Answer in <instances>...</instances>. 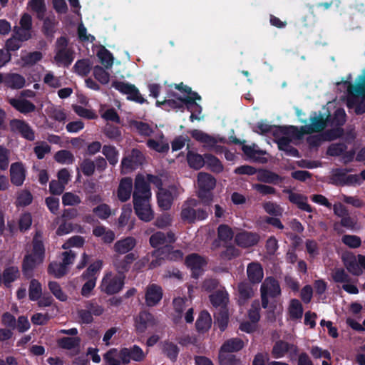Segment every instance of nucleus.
Segmentation results:
<instances>
[{"label": "nucleus", "mask_w": 365, "mask_h": 365, "mask_svg": "<svg viewBox=\"0 0 365 365\" xmlns=\"http://www.w3.org/2000/svg\"><path fill=\"white\" fill-rule=\"evenodd\" d=\"M291 141L292 140L289 137H282L277 140H274V142L277 144L278 149L284 151L287 155L300 158L299 150L290 145Z\"/></svg>", "instance_id": "nucleus-31"}, {"label": "nucleus", "mask_w": 365, "mask_h": 365, "mask_svg": "<svg viewBox=\"0 0 365 365\" xmlns=\"http://www.w3.org/2000/svg\"><path fill=\"white\" fill-rule=\"evenodd\" d=\"M111 86L123 94L128 95L127 99L131 101L143 104L146 100L141 96L139 90L135 85L129 83L113 81Z\"/></svg>", "instance_id": "nucleus-6"}, {"label": "nucleus", "mask_w": 365, "mask_h": 365, "mask_svg": "<svg viewBox=\"0 0 365 365\" xmlns=\"http://www.w3.org/2000/svg\"><path fill=\"white\" fill-rule=\"evenodd\" d=\"M284 192L289 194L288 199L289 202L296 205L299 209L309 213L313 212L312 207L307 203V197L306 196L294 192L290 189L284 190Z\"/></svg>", "instance_id": "nucleus-20"}, {"label": "nucleus", "mask_w": 365, "mask_h": 365, "mask_svg": "<svg viewBox=\"0 0 365 365\" xmlns=\"http://www.w3.org/2000/svg\"><path fill=\"white\" fill-rule=\"evenodd\" d=\"M216 185V179L207 173H200L197 175L198 190L197 195L203 205L209 207L214 198L212 190Z\"/></svg>", "instance_id": "nucleus-1"}, {"label": "nucleus", "mask_w": 365, "mask_h": 365, "mask_svg": "<svg viewBox=\"0 0 365 365\" xmlns=\"http://www.w3.org/2000/svg\"><path fill=\"white\" fill-rule=\"evenodd\" d=\"M25 78L18 73H6V86L12 89H20L25 86Z\"/></svg>", "instance_id": "nucleus-39"}, {"label": "nucleus", "mask_w": 365, "mask_h": 365, "mask_svg": "<svg viewBox=\"0 0 365 365\" xmlns=\"http://www.w3.org/2000/svg\"><path fill=\"white\" fill-rule=\"evenodd\" d=\"M150 186L142 175L135 177L134 182V190L133 192V201L150 200Z\"/></svg>", "instance_id": "nucleus-9"}, {"label": "nucleus", "mask_w": 365, "mask_h": 365, "mask_svg": "<svg viewBox=\"0 0 365 365\" xmlns=\"http://www.w3.org/2000/svg\"><path fill=\"white\" fill-rule=\"evenodd\" d=\"M11 130L13 133H18L22 138L33 141L35 140V132L30 125L24 120L13 119L9 123Z\"/></svg>", "instance_id": "nucleus-11"}, {"label": "nucleus", "mask_w": 365, "mask_h": 365, "mask_svg": "<svg viewBox=\"0 0 365 365\" xmlns=\"http://www.w3.org/2000/svg\"><path fill=\"white\" fill-rule=\"evenodd\" d=\"M349 170L337 169L333 175L334 180L336 184L344 185H360L362 182L360 175H346Z\"/></svg>", "instance_id": "nucleus-15"}, {"label": "nucleus", "mask_w": 365, "mask_h": 365, "mask_svg": "<svg viewBox=\"0 0 365 365\" xmlns=\"http://www.w3.org/2000/svg\"><path fill=\"white\" fill-rule=\"evenodd\" d=\"M289 343L284 340L275 341L272 349V356L274 359L284 357L289 352Z\"/></svg>", "instance_id": "nucleus-42"}, {"label": "nucleus", "mask_w": 365, "mask_h": 365, "mask_svg": "<svg viewBox=\"0 0 365 365\" xmlns=\"http://www.w3.org/2000/svg\"><path fill=\"white\" fill-rule=\"evenodd\" d=\"M157 200L158 206L164 210L170 209L173 202V196L170 190L160 188L157 195Z\"/></svg>", "instance_id": "nucleus-34"}, {"label": "nucleus", "mask_w": 365, "mask_h": 365, "mask_svg": "<svg viewBox=\"0 0 365 365\" xmlns=\"http://www.w3.org/2000/svg\"><path fill=\"white\" fill-rule=\"evenodd\" d=\"M205 165L212 172L215 173L222 172L223 165L217 157L210 153H205Z\"/></svg>", "instance_id": "nucleus-49"}, {"label": "nucleus", "mask_w": 365, "mask_h": 365, "mask_svg": "<svg viewBox=\"0 0 365 365\" xmlns=\"http://www.w3.org/2000/svg\"><path fill=\"white\" fill-rule=\"evenodd\" d=\"M26 178V170L22 163H12L10 168L11 182L16 186H21Z\"/></svg>", "instance_id": "nucleus-23"}, {"label": "nucleus", "mask_w": 365, "mask_h": 365, "mask_svg": "<svg viewBox=\"0 0 365 365\" xmlns=\"http://www.w3.org/2000/svg\"><path fill=\"white\" fill-rule=\"evenodd\" d=\"M158 321L155 316L148 311H140L134 318V327L138 334H142L149 328L157 325Z\"/></svg>", "instance_id": "nucleus-8"}, {"label": "nucleus", "mask_w": 365, "mask_h": 365, "mask_svg": "<svg viewBox=\"0 0 365 365\" xmlns=\"http://www.w3.org/2000/svg\"><path fill=\"white\" fill-rule=\"evenodd\" d=\"M125 276L114 274L111 272L106 273L101 281L100 288L102 292L108 295L119 293L125 285Z\"/></svg>", "instance_id": "nucleus-5"}, {"label": "nucleus", "mask_w": 365, "mask_h": 365, "mask_svg": "<svg viewBox=\"0 0 365 365\" xmlns=\"http://www.w3.org/2000/svg\"><path fill=\"white\" fill-rule=\"evenodd\" d=\"M163 297L162 287L156 284L148 285L145 291V303L148 307L155 306Z\"/></svg>", "instance_id": "nucleus-18"}, {"label": "nucleus", "mask_w": 365, "mask_h": 365, "mask_svg": "<svg viewBox=\"0 0 365 365\" xmlns=\"http://www.w3.org/2000/svg\"><path fill=\"white\" fill-rule=\"evenodd\" d=\"M245 346L244 341L240 338H232L226 340L220 347L224 352H237L242 350Z\"/></svg>", "instance_id": "nucleus-38"}, {"label": "nucleus", "mask_w": 365, "mask_h": 365, "mask_svg": "<svg viewBox=\"0 0 365 365\" xmlns=\"http://www.w3.org/2000/svg\"><path fill=\"white\" fill-rule=\"evenodd\" d=\"M138 256L135 252H130L121 257L119 255H114L113 264L118 274L125 276V274L130 269L131 265L138 259Z\"/></svg>", "instance_id": "nucleus-7"}, {"label": "nucleus", "mask_w": 365, "mask_h": 365, "mask_svg": "<svg viewBox=\"0 0 365 365\" xmlns=\"http://www.w3.org/2000/svg\"><path fill=\"white\" fill-rule=\"evenodd\" d=\"M42 238V234L40 231L36 232L32 240V251L30 254L39 259L40 262H43L45 259V246Z\"/></svg>", "instance_id": "nucleus-26"}, {"label": "nucleus", "mask_w": 365, "mask_h": 365, "mask_svg": "<svg viewBox=\"0 0 365 365\" xmlns=\"http://www.w3.org/2000/svg\"><path fill=\"white\" fill-rule=\"evenodd\" d=\"M187 161L189 166L196 170L201 169L205 165V154L203 155L189 150L187 153Z\"/></svg>", "instance_id": "nucleus-37"}, {"label": "nucleus", "mask_w": 365, "mask_h": 365, "mask_svg": "<svg viewBox=\"0 0 365 365\" xmlns=\"http://www.w3.org/2000/svg\"><path fill=\"white\" fill-rule=\"evenodd\" d=\"M73 69L78 76H87L91 71V61L88 58L78 60L74 64Z\"/></svg>", "instance_id": "nucleus-43"}, {"label": "nucleus", "mask_w": 365, "mask_h": 365, "mask_svg": "<svg viewBox=\"0 0 365 365\" xmlns=\"http://www.w3.org/2000/svg\"><path fill=\"white\" fill-rule=\"evenodd\" d=\"M149 243L152 247L158 249L159 246L166 243L165 233L160 231L153 233L149 238Z\"/></svg>", "instance_id": "nucleus-63"}, {"label": "nucleus", "mask_w": 365, "mask_h": 365, "mask_svg": "<svg viewBox=\"0 0 365 365\" xmlns=\"http://www.w3.org/2000/svg\"><path fill=\"white\" fill-rule=\"evenodd\" d=\"M344 129L341 126L331 128L323 133V138L325 141H332L341 138L344 135Z\"/></svg>", "instance_id": "nucleus-62"}, {"label": "nucleus", "mask_w": 365, "mask_h": 365, "mask_svg": "<svg viewBox=\"0 0 365 365\" xmlns=\"http://www.w3.org/2000/svg\"><path fill=\"white\" fill-rule=\"evenodd\" d=\"M93 212L101 220H107L111 215L110 207L106 203H101L93 209Z\"/></svg>", "instance_id": "nucleus-60"}, {"label": "nucleus", "mask_w": 365, "mask_h": 365, "mask_svg": "<svg viewBox=\"0 0 365 365\" xmlns=\"http://www.w3.org/2000/svg\"><path fill=\"white\" fill-rule=\"evenodd\" d=\"M131 125L140 135L150 136L153 132L150 125L143 121L133 120Z\"/></svg>", "instance_id": "nucleus-64"}, {"label": "nucleus", "mask_w": 365, "mask_h": 365, "mask_svg": "<svg viewBox=\"0 0 365 365\" xmlns=\"http://www.w3.org/2000/svg\"><path fill=\"white\" fill-rule=\"evenodd\" d=\"M42 294V287L41 283L35 279H31L29 288V297L31 301H37L40 299Z\"/></svg>", "instance_id": "nucleus-52"}, {"label": "nucleus", "mask_w": 365, "mask_h": 365, "mask_svg": "<svg viewBox=\"0 0 365 365\" xmlns=\"http://www.w3.org/2000/svg\"><path fill=\"white\" fill-rule=\"evenodd\" d=\"M95 78L101 84H107L110 81V74L101 66H95L93 69Z\"/></svg>", "instance_id": "nucleus-58"}, {"label": "nucleus", "mask_w": 365, "mask_h": 365, "mask_svg": "<svg viewBox=\"0 0 365 365\" xmlns=\"http://www.w3.org/2000/svg\"><path fill=\"white\" fill-rule=\"evenodd\" d=\"M217 237L223 242L230 241L234 237V232L227 225L222 224L217 227Z\"/></svg>", "instance_id": "nucleus-57"}, {"label": "nucleus", "mask_w": 365, "mask_h": 365, "mask_svg": "<svg viewBox=\"0 0 365 365\" xmlns=\"http://www.w3.org/2000/svg\"><path fill=\"white\" fill-rule=\"evenodd\" d=\"M259 235L256 232L243 231L235 235V242L243 248H248L256 245L259 241Z\"/></svg>", "instance_id": "nucleus-16"}, {"label": "nucleus", "mask_w": 365, "mask_h": 365, "mask_svg": "<svg viewBox=\"0 0 365 365\" xmlns=\"http://www.w3.org/2000/svg\"><path fill=\"white\" fill-rule=\"evenodd\" d=\"M185 264L190 269L192 277L198 279L203 271V267L207 262L205 259L198 254L192 253L186 257Z\"/></svg>", "instance_id": "nucleus-12"}, {"label": "nucleus", "mask_w": 365, "mask_h": 365, "mask_svg": "<svg viewBox=\"0 0 365 365\" xmlns=\"http://www.w3.org/2000/svg\"><path fill=\"white\" fill-rule=\"evenodd\" d=\"M135 215L143 222H150L154 217V213L150 204V200L133 201Z\"/></svg>", "instance_id": "nucleus-13"}, {"label": "nucleus", "mask_w": 365, "mask_h": 365, "mask_svg": "<svg viewBox=\"0 0 365 365\" xmlns=\"http://www.w3.org/2000/svg\"><path fill=\"white\" fill-rule=\"evenodd\" d=\"M136 246V240L133 237H126L115 242L113 246L115 255H127Z\"/></svg>", "instance_id": "nucleus-21"}, {"label": "nucleus", "mask_w": 365, "mask_h": 365, "mask_svg": "<svg viewBox=\"0 0 365 365\" xmlns=\"http://www.w3.org/2000/svg\"><path fill=\"white\" fill-rule=\"evenodd\" d=\"M261 302L264 309L269 307V299H275L282 294L279 283L273 277H267L260 287Z\"/></svg>", "instance_id": "nucleus-4"}, {"label": "nucleus", "mask_w": 365, "mask_h": 365, "mask_svg": "<svg viewBox=\"0 0 365 365\" xmlns=\"http://www.w3.org/2000/svg\"><path fill=\"white\" fill-rule=\"evenodd\" d=\"M212 305L215 307L226 308L229 302V294L226 290L219 289L209 296Z\"/></svg>", "instance_id": "nucleus-35"}, {"label": "nucleus", "mask_w": 365, "mask_h": 365, "mask_svg": "<svg viewBox=\"0 0 365 365\" xmlns=\"http://www.w3.org/2000/svg\"><path fill=\"white\" fill-rule=\"evenodd\" d=\"M303 306L297 299H292L289 307V314L292 320L300 319L303 315Z\"/></svg>", "instance_id": "nucleus-45"}, {"label": "nucleus", "mask_w": 365, "mask_h": 365, "mask_svg": "<svg viewBox=\"0 0 365 365\" xmlns=\"http://www.w3.org/2000/svg\"><path fill=\"white\" fill-rule=\"evenodd\" d=\"M178 99L180 100L184 103V106H185L186 109L191 113H194L200 114L202 113V106L197 103H196V101H195V99L183 98V97L182 96H179Z\"/></svg>", "instance_id": "nucleus-59"}, {"label": "nucleus", "mask_w": 365, "mask_h": 365, "mask_svg": "<svg viewBox=\"0 0 365 365\" xmlns=\"http://www.w3.org/2000/svg\"><path fill=\"white\" fill-rule=\"evenodd\" d=\"M97 56L105 68H110L112 67L113 64V56L105 46H101L98 50L97 52Z\"/></svg>", "instance_id": "nucleus-51"}, {"label": "nucleus", "mask_w": 365, "mask_h": 365, "mask_svg": "<svg viewBox=\"0 0 365 365\" xmlns=\"http://www.w3.org/2000/svg\"><path fill=\"white\" fill-rule=\"evenodd\" d=\"M48 286V289L56 299L61 302H65L67 300L68 297L66 294L63 292L60 284L57 282H49Z\"/></svg>", "instance_id": "nucleus-61"}, {"label": "nucleus", "mask_w": 365, "mask_h": 365, "mask_svg": "<svg viewBox=\"0 0 365 365\" xmlns=\"http://www.w3.org/2000/svg\"><path fill=\"white\" fill-rule=\"evenodd\" d=\"M81 341V339L78 336H65L58 340V345L61 349L71 350L76 348H78L80 346Z\"/></svg>", "instance_id": "nucleus-46"}, {"label": "nucleus", "mask_w": 365, "mask_h": 365, "mask_svg": "<svg viewBox=\"0 0 365 365\" xmlns=\"http://www.w3.org/2000/svg\"><path fill=\"white\" fill-rule=\"evenodd\" d=\"M119 357L123 364H128L131 360L143 361L146 357V354L138 345L135 344L130 348H122L119 351Z\"/></svg>", "instance_id": "nucleus-10"}, {"label": "nucleus", "mask_w": 365, "mask_h": 365, "mask_svg": "<svg viewBox=\"0 0 365 365\" xmlns=\"http://www.w3.org/2000/svg\"><path fill=\"white\" fill-rule=\"evenodd\" d=\"M9 104L19 112L27 114L35 110V105L27 99L11 98Z\"/></svg>", "instance_id": "nucleus-30"}, {"label": "nucleus", "mask_w": 365, "mask_h": 365, "mask_svg": "<svg viewBox=\"0 0 365 365\" xmlns=\"http://www.w3.org/2000/svg\"><path fill=\"white\" fill-rule=\"evenodd\" d=\"M360 81L358 78V83L353 85L350 81H345L344 84L347 87V106L353 108L355 106V113L357 115H361L365 113V91L359 92L354 87L359 85Z\"/></svg>", "instance_id": "nucleus-3"}, {"label": "nucleus", "mask_w": 365, "mask_h": 365, "mask_svg": "<svg viewBox=\"0 0 365 365\" xmlns=\"http://www.w3.org/2000/svg\"><path fill=\"white\" fill-rule=\"evenodd\" d=\"M54 160L61 164H72L75 158L73 153L67 150H61L56 152L54 155Z\"/></svg>", "instance_id": "nucleus-54"}, {"label": "nucleus", "mask_w": 365, "mask_h": 365, "mask_svg": "<svg viewBox=\"0 0 365 365\" xmlns=\"http://www.w3.org/2000/svg\"><path fill=\"white\" fill-rule=\"evenodd\" d=\"M1 276L4 285L9 288L20 277L21 273L18 267L12 265L5 267Z\"/></svg>", "instance_id": "nucleus-28"}, {"label": "nucleus", "mask_w": 365, "mask_h": 365, "mask_svg": "<svg viewBox=\"0 0 365 365\" xmlns=\"http://www.w3.org/2000/svg\"><path fill=\"white\" fill-rule=\"evenodd\" d=\"M103 261L98 259L91 263L88 267L82 273L81 277L83 280H90L93 278L97 279V274L103 268Z\"/></svg>", "instance_id": "nucleus-41"}, {"label": "nucleus", "mask_w": 365, "mask_h": 365, "mask_svg": "<svg viewBox=\"0 0 365 365\" xmlns=\"http://www.w3.org/2000/svg\"><path fill=\"white\" fill-rule=\"evenodd\" d=\"M242 150L245 155L247 156L250 159H253L256 162H259L262 163H267V159L265 158H256V154L263 155L265 152L261 150H255L253 146L242 144Z\"/></svg>", "instance_id": "nucleus-50"}, {"label": "nucleus", "mask_w": 365, "mask_h": 365, "mask_svg": "<svg viewBox=\"0 0 365 365\" xmlns=\"http://www.w3.org/2000/svg\"><path fill=\"white\" fill-rule=\"evenodd\" d=\"M238 304L244 306L247 301L254 295V291L251 283L248 282H241L238 284Z\"/></svg>", "instance_id": "nucleus-27"}, {"label": "nucleus", "mask_w": 365, "mask_h": 365, "mask_svg": "<svg viewBox=\"0 0 365 365\" xmlns=\"http://www.w3.org/2000/svg\"><path fill=\"white\" fill-rule=\"evenodd\" d=\"M41 263L42 262H40L39 259L34 257V255L29 254L26 255L21 264L22 273L24 277L28 279H31L34 277V269Z\"/></svg>", "instance_id": "nucleus-22"}, {"label": "nucleus", "mask_w": 365, "mask_h": 365, "mask_svg": "<svg viewBox=\"0 0 365 365\" xmlns=\"http://www.w3.org/2000/svg\"><path fill=\"white\" fill-rule=\"evenodd\" d=\"M257 179L260 182L274 185L282 181V178L280 175L269 170H259Z\"/></svg>", "instance_id": "nucleus-40"}, {"label": "nucleus", "mask_w": 365, "mask_h": 365, "mask_svg": "<svg viewBox=\"0 0 365 365\" xmlns=\"http://www.w3.org/2000/svg\"><path fill=\"white\" fill-rule=\"evenodd\" d=\"M133 190V180L130 177L123 178L119 183L117 197L118 199L122 202H127L131 196Z\"/></svg>", "instance_id": "nucleus-19"}, {"label": "nucleus", "mask_w": 365, "mask_h": 365, "mask_svg": "<svg viewBox=\"0 0 365 365\" xmlns=\"http://www.w3.org/2000/svg\"><path fill=\"white\" fill-rule=\"evenodd\" d=\"M162 353L169 359L172 362H175L178 359L180 348L172 341L165 340L161 343Z\"/></svg>", "instance_id": "nucleus-33"}, {"label": "nucleus", "mask_w": 365, "mask_h": 365, "mask_svg": "<svg viewBox=\"0 0 365 365\" xmlns=\"http://www.w3.org/2000/svg\"><path fill=\"white\" fill-rule=\"evenodd\" d=\"M48 273L58 279L67 273V267L62 262H52L48 267Z\"/></svg>", "instance_id": "nucleus-53"}, {"label": "nucleus", "mask_w": 365, "mask_h": 365, "mask_svg": "<svg viewBox=\"0 0 365 365\" xmlns=\"http://www.w3.org/2000/svg\"><path fill=\"white\" fill-rule=\"evenodd\" d=\"M103 134L110 140L120 142L122 140V133L119 127L108 123L103 128Z\"/></svg>", "instance_id": "nucleus-47"}, {"label": "nucleus", "mask_w": 365, "mask_h": 365, "mask_svg": "<svg viewBox=\"0 0 365 365\" xmlns=\"http://www.w3.org/2000/svg\"><path fill=\"white\" fill-rule=\"evenodd\" d=\"M200 202L195 199L187 200L182 205L181 219L188 223L204 220L208 217L209 211L206 208L199 207Z\"/></svg>", "instance_id": "nucleus-2"}, {"label": "nucleus", "mask_w": 365, "mask_h": 365, "mask_svg": "<svg viewBox=\"0 0 365 365\" xmlns=\"http://www.w3.org/2000/svg\"><path fill=\"white\" fill-rule=\"evenodd\" d=\"M219 361L220 365H240V360L230 352H224L220 349Z\"/></svg>", "instance_id": "nucleus-55"}, {"label": "nucleus", "mask_w": 365, "mask_h": 365, "mask_svg": "<svg viewBox=\"0 0 365 365\" xmlns=\"http://www.w3.org/2000/svg\"><path fill=\"white\" fill-rule=\"evenodd\" d=\"M160 252L164 255L165 260L168 261H180L183 258V252L180 250H174L170 245H165L158 249L156 253Z\"/></svg>", "instance_id": "nucleus-32"}, {"label": "nucleus", "mask_w": 365, "mask_h": 365, "mask_svg": "<svg viewBox=\"0 0 365 365\" xmlns=\"http://www.w3.org/2000/svg\"><path fill=\"white\" fill-rule=\"evenodd\" d=\"M190 134L196 141L202 143L205 148L211 149L215 147L217 144L215 137L210 135L201 130L193 129L190 131Z\"/></svg>", "instance_id": "nucleus-25"}, {"label": "nucleus", "mask_w": 365, "mask_h": 365, "mask_svg": "<svg viewBox=\"0 0 365 365\" xmlns=\"http://www.w3.org/2000/svg\"><path fill=\"white\" fill-rule=\"evenodd\" d=\"M212 319L207 311H202L195 322V327L198 332L205 333L211 327Z\"/></svg>", "instance_id": "nucleus-36"}, {"label": "nucleus", "mask_w": 365, "mask_h": 365, "mask_svg": "<svg viewBox=\"0 0 365 365\" xmlns=\"http://www.w3.org/2000/svg\"><path fill=\"white\" fill-rule=\"evenodd\" d=\"M356 220L349 216V214L348 213L347 215L344 216L341 219L339 223L335 222L334 225V230L338 232L341 233L342 230L340 229V226L346 227L347 229H354L356 225Z\"/></svg>", "instance_id": "nucleus-56"}, {"label": "nucleus", "mask_w": 365, "mask_h": 365, "mask_svg": "<svg viewBox=\"0 0 365 365\" xmlns=\"http://www.w3.org/2000/svg\"><path fill=\"white\" fill-rule=\"evenodd\" d=\"M75 52L73 49L56 50L54 56V61L58 66H63L68 68L74 60Z\"/></svg>", "instance_id": "nucleus-29"}, {"label": "nucleus", "mask_w": 365, "mask_h": 365, "mask_svg": "<svg viewBox=\"0 0 365 365\" xmlns=\"http://www.w3.org/2000/svg\"><path fill=\"white\" fill-rule=\"evenodd\" d=\"M314 115L310 118L311 123L301 127L304 133L311 134L323 130L327 126V120L320 114L319 116L314 113Z\"/></svg>", "instance_id": "nucleus-17"}, {"label": "nucleus", "mask_w": 365, "mask_h": 365, "mask_svg": "<svg viewBox=\"0 0 365 365\" xmlns=\"http://www.w3.org/2000/svg\"><path fill=\"white\" fill-rule=\"evenodd\" d=\"M31 11L36 14V17L39 20H43L46 16V6L44 0H31L29 2Z\"/></svg>", "instance_id": "nucleus-48"}, {"label": "nucleus", "mask_w": 365, "mask_h": 365, "mask_svg": "<svg viewBox=\"0 0 365 365\" xmlns=\"http://www.w3.org/2000/svg\"><path fill=\"white\" fill-rule=\"evenodd\" d=\"M247 275L252 284L260 283L264 277V271L259 262H251L247 267Z\"/></svg>", "instance_id": "nucleus-24"}, {"label": "nucleus", "mask_w": 365, "mask_h": 365, "mask_svg": "<svg viewBox=\"0 0 365 365\" xmlns=\"http://www.w3.org/2000/svg\"><path fill=\"white\" fill-rule=\"evenodd\" d=\"M144 157L139 150L133 148L130 153L125 156L121 161V168L123 170L130 171L135 169L143 164Z\"/></svg>", "instance_id": "nucleus-14"}, {"label": "nucleus", "mask_w": 365, "mask_h": 365, "mask_svg": "<svg viewBox=\"0 0 365 365\" xmlns=\"http://www.w3.org/2000/svg\"><path fill=\"white\" fill-rule=\"evenodd\" d=\"M102 153L106 157V160L111 165H115L118 162L119 152L116 148L110 145H104L102 148Z\"/></svg>", "instance_id": "nucleus-44"}]
</instances>
